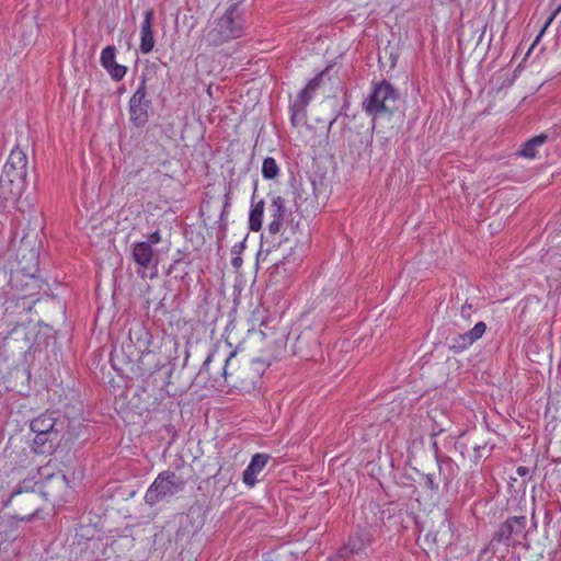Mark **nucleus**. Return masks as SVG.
Returning <instances> with one entry per match:
<instances>
[{"mask_svg": "<svg viewBox=\"0 0 561 561\" xmlns=\"http://www.w3.org/2000/svg\"><path fill=\"white\" fill-rule=\"evenodd\" d=\"M279 173V167L273 158H266L262 162V175L264 179L273 180Z\"/></svg>", "mask_w": 561, "mask_h": 561, "instance_id": "obj_24", "label": "nucleus"}, {"mask_svg": "<svg viewBox=\"0 0 561 561\" xmlns=\"http://www.w3.org/2000/svg\"><path fill=\"white\" fill-rule=\"evenodd\" d=\"M39 259L35 247L22 239L16 257L10 265L9 287L14 298L37 297L41 291V279L37 277Z\"/></svg>", "mask_w": 561, "mask_h": 561, "instance_id": "obj_2", "label": "nucleus"}, {"mask_svg": "<svg viewBox=\"0 0 561 561\" xmlns=\"http://www.w3.org/2000/svg\"><path fill=\"white\" fill-rule=\"evenodd\" d=\"M560 12H561V4H560V5H558V8L553 11V13L550 15V18H549V19H547L546 23H545V24H543V26H542L541 33L539 34V36H538V37H540V36H541L542 32H545V31H546V28L549 26V24L552 22V20H553V19H556V18H557V15H558V13H560Z\"/></svg>", "mask_w": 561, "mask_h": 561, "instance_id": "obj_26", "label": "nucleus"}, {"mask_svg": "<svg viewBox=\"0 0 561 561\" xmlns=\"http://www.w3.org/2000/svg\"><path fill=\"white\" fill-rule=\"evenodd\" d=\"M154 11L149 9L144 12V20L140 24V43L139 50L149 54L154 49V32H153Z\"/></svg>", "mask_w": 561, "mask_h": 561, "instance_id": "obj_11", "label": "nucleus"}, {"mask_svg": "<svg viewBox=\"0 0 561 561\" xmlns=\"http://www.w3.org/2000/svg\"><path fill=\"white\" fill-rule=\"evenodd\" d=\"M128 339L136 346L140 355L150 354L153 336L144 324L135 323L128 330Z\"/></svg>", "mask_w": 561, "mask_h": 561, "instance_id": "obj_13", "label": "nucleus"}, {"mask_svg": "<svg viewBox=\"0 0 561 561\" xmlns=\"http://www.w3.org/2000/svg\"><path fill=\"white\" fill-rule=\"evenodd\" d=\"M370 543L371 537L368 533L353 535L350 537L348 542L337 550L332 561H353L354 557L363 554Z\"/></svg>", "mask_w": 561, "mask_h": 561, "instance_id": "obj_7", "label": "nucleus"}, {"mask_svg": "<svg viewBox=\"0 0 561 561\" xmlns=\"http://www.w3.org/2000/svg\"><path fill=\"white\" fill-rule=\"evenodd\" d=\"M56 440L47 437L46 434H35L32 448L36 454L49 453L53 450Z\"/></svg>", "mask_w": 561, "mask_h": 561, "instance_id": "obj_23", "label": "nucleus"}, {"mask_svg": "<svg viewBox=\"0 0 561 561\" xmlns=\"http://www.w3.org/2000/svg\"><path fill=\"white\" fill-rule=\"evenodd\" d=\"M526 525L527 518L525 516L510 517L501 525L495 537L499 541H508L514 534H520Z\"/></svg>", "mask_w": 561, "mask_h": 561, "instance_id": "obj_17", "label": "nucleus"}, {"mask_svg": "<svg viewBox=\"0 0 561 561\" xmlns=\"http://www.w3.org/2000/svg\"><path fill=\"white\" fill-rule=\"evenodd\" d=\"M270 459L271 456L267 453L254 454L250 459V463L242 472V483L248 488L255 486L259 480L257 477L264 471Z\"/></svg>", "mask_w": 561, "mask_h": 561, "instance_id": "obj_10", "label": "nucleus"}, {"mask_svg": "<svg viewBox=\"0 0 561 561\" xmlns=\"http://www.w3.org/2000/svg\"><path fill=\"white\" fill-rule=\"evenodd\" d=\"M145 98V83H142L129 100L130 116L134 122H137V124H145L148 118L147 110L144 105Z\"/></svg>", "mask_w": 561, "mask_h": 561, "instance_id": "obj_16", "label": "nucleus"}, {"mask_svg": "<svg viewBox=\"0 0 561 561\" xmlns=\"http://www.w3.org/2000/svg\"><path fill=\"white\" fill-rule=\"evenodd\" d=\"M27 162L25 152L20 147H14L4 162L3 173L26 183Z\"/></svg>", "mask_w": 561, "mask_h": 561, "instance_id": "obj_9", "label": "nucleus"}, {"mask_svg": "<svg viewBox=\"0 0 561 561\" xmlns=\"http://www.w3.org/2000/svg\"><path fill=\"white\" fill-rule=\"evenodd\" d=\"M547 138L548 136L543 134L530 137L529 140L522 144L517 154L525 159H536L539 148L547 141Z\"/></svg>", "mask_w": 561, "mask_h": 561, "instance_id": "obj_18", "label": "nucleus"}, {"mask_svg": "<svg viewBox=\"0 0 561 561\" xmlns=\"http://www.w3.org/2000/svg\"><path fill=\"white\" fill-rule=\"evenodd\" d=\"M322 80V75L317 76L316 78L311 79L309 84L306 87V89L302 90L300 94V102L304 105H307L308 102L311 99L312 93L316 91V89L319 88Z\"/></svg>", "mask_w": 561, "mask_h": 561, "instance_id": "obj_25", "label": "nucleus"}, {"mask_svg": "<svg viewBox=\"0 0 561 561\" xmlns=\"http://www.w3.org/2000/svg\"><path fill=\"white\" fill-rule=\"evenodd\" d=\"M268 213L272 219L267 226V230L270 233L276 234L282 231L284 227V216L286 213L285 201L280 195L272 197Z\"/></svg>", "mask_w": 561, "mask_h": 561, "instance_id": "obj_15", "label": "nucleus"}, {"mask_svg": "<svg viewBox=\"0 0 561 561\" xmlns=\"http://www.w3.org/2000/svg\"><path fill=\"white\" fill-rule=\"evenodd\" d=\"M26 187L23 181L10 178L9 174L2 172L0 176V199L3 206H15Z\"/></svg>", "mask_w": 561, "mask_h": 561, "instance_id": "obj_8", "label": "nucleus"}, {"mask_svg": "<svg viewBox=\"0 0 561 561\" xmlns=\"http://www.w3.org/2000/svg\"><path fill=\"white\" fill-rule=\"evenodd\" d=\"M161 240V232L160 231H153L149 234V244H158Z\"/></svg>", "mask_w": 561, "mask_h": 561, "instance_id": "obj_27", "label": "nucleus"}, {"mask_svg": "<svg viewBox=\"0 0 561 561\" xmlns=\"http://www.w3.org/2000/svg\"><path fill=\"white\" fill-rule=\"evenodd\" d=\"M297 122H298L297 114H294V115L291 116V123L295 125Z\"/></svg>", "mask_w": 561, "mask_h": 561, "instance_id": "obj_30", "label": "nucleus"}, {"mask_svg": "<svg viewBox=\"0 0 561 561\" xmlns=\"http://www.w3.org/2000/svg\"><path fill=\"white\" fill-rule=\"evenodd\" d=\"M54 465L48 462L38 470L42 481V490L47 499L55 503H65L72 495L73 491L69 484L68 478L61 471H53Z\"/></svg>", "mask_w": 561, "mask_h": 561, "instance_id": "obj_4", "label": "nucleus"}, {"mask_svg": "<svg viewBox=\"0 0 561 561\" xmlns=\"http://www.w3.org/2000/svg\"><path fill=\"white\" fill-rule=\"evenodd\" d=\"M20 493H21V492H14V493H12V496H11V497L13 499V497H15V496H16V494H20Z\"/></svg>", "mask_w": 561, "mask_h": 561, "instance_id": "obj_31", "label": "nucleus"}, {"mask_svg": "<svg viewBox=\"0 0 561 561\" xmlns=\"http://www.w3.org/2000/svg\"><path fill=\"white\" fill-rule=\"evenodd\" d=\"M398 92L391 83L381 81L375 83L368 99L364 102V108L369 115H391L396 108Z\"/></svg>", "mask_w": 561, "mask_h": 561, "instance_id": "obj_5", "label": "nucleus"}, {"mask_svg": "<svg viewBox=\"0 0 561 561\" xmlns=\"http://www.w3.org/2000/svg\"><path fill=\"white\" fill-rule=\"evenodd\" d=\"M5 342L10 344L11 342H18L22 343L19 348L21 351H24L28 347L31 341L27 337V328L25 324L18 323L15 327L11 330V332L5 336Z\"/></svg>", "mask_w": 561, "mask_h": 561, "instance_id": "obj_20", "label": "nucleus"}, {"mask_svg": "<svg viewBox=\"0 0 561 561\" xmlns=\"http://www.w3.org/2000/svg\"><path fill=\"white\" fill-rule=\"evenodd\" d=\"M101 64L113 80L118 82L126 76L127 67L116 62V48L113 45L105 46L101 53Z\"/></svg>", "mask_w": 561, "mask_h": 561, "instance_id": "obj_12", "label": "nucleus"}, {"mask_svg": "<svg viewBox=\"0 0 561 561\" xmlns=\"http://www.w3.org/2000/svg\"><path fill=\"white\" fill-rule=\"evenodd\" d=\"M268 365L270 363L261 357L242 362L231 348V343L217 342L203 362L197 379L208 389L250 393L259 387Z\"/></svg>", "mask_w": 561, "mask_h": 561, "instance_id": "obj_1", "label": "nucleus"}, {"mask_svg": "<svg viewBox=\"0 0 561 561\" xmlns=\"http://www.w3.org/2000/svg\"><path fill=\"white\" fill-rule=\"evenodd\" d=\"M245 20L237 4H232L222 15L213 19L207 26L204 39L209 46H219L243 36Z\"/></svg>", "mask_w": 561, "mask_h": 561, "instance_id": "obj_3", "label": "nucleus"}, {"mask_svg": "<svg viewBox=\"0 0 561 561\" xmlns=\"http://www.w3.org/2000/svg\"><path fill=\"white\" fill-rule=\"evenodd\" d=\"M31 430L35 434H46L49 438L58 439L59 428L54 413L45 412L32 420Z\"/></svg>", "mask_w": 561, "mask_h": 561, "instance_id": "obj_14", "label": "nucleus"}, {"mask_svg": "<svg viewBox=\"0 0 561 561\" xmlns=\"http://www.w3.org/2000/svg\"><path fill=\"white\" fill-rule=\"evenodd\" d=\"M264 202L259 201L252 206L249 215V226L251 231L257 232L263 227Z\"/></svg>", "mask_w": 561, "mask_h": 561, "instance_id": "obj_22", "label": "nucleus"}, {"mask_svg": "<svg viewBox=\"0 0 561 561\" xmlns=\"http://www.w3.org/2000/svg\"><path fill=\"white\" fill-rule=\"evenodd\" d=\"M241 264H242V260H241V257H234V259H232V265H233L234 267H240V266H241Z\"/></svg>", "mask_w": 561, "mask_h": 561, "instance_id": "obj_29", "label": "nucleus"}, {"mask_svg": "<svg viewBox=\"0 0 561 561\" xmlns=\"http://www.w3.org/2000/svg\"><path fill=\"white\" fill-rule=\"evenodd\" d=\"M486 330V324L482 321L476 323L473 328L467 331L466 334L460 335L459 346L462 348L469 347L472 343L479 341L483 336Z\"/></svg>", "mask_w": 561, "mask_h": 561, "instance_id": "obj_21", "label": "nucleus"}, {"mask_svg": "<svg viewBox=\"0 0 561 561\" xmlns=\"http://www.w3.org/2000/svg\"><path fill=\"white\" fill-rule=\"evenodd\" d=\"M183 481L175 472L170 470L161 471L153 483L147 489L145 501L152 506L165 497L174 496V494L183 490Z\"/></svg>", "mask_w": 561, "mask_h": 561, "instance_id": "obj_6", "label": "nucleus"}, {"mask_svg": "<svg viewBox=\"0 0 561 561\" xmlns=\"http://www.w3.org/2000/svg\"><path fill=\"white\" fill-rule=\"evenodd\" d=\"M516 472L519 477H527V474L529 473V469L526 466H519L517 467Z\"/></svg>", "mask_w": 561, "mask_h": 561, "instance_id": "obj_28", "label": "nucleus"}, {"mask_svg": "<svg viewBox=\"0 0 561 561\" xmlns=\"http://www.w3.org/2000/svg\"><path fill=\"white\" fill-rule=\"evenodd\" d=\"M153 255V248L148 241H139L133 247V259L140 266H150Z\"/></svg>", "mask_w": 561, "mask_h": 561, "instance_id": "obj_19", "label": "nucleus"}]
</instances>
